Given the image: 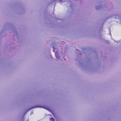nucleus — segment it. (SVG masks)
<instances>
[{
    "label": "nucleus",
    "instance_id": "obj_1",
    "mask_svg": "<svg viewBox=\"0 0 121 121\" xmlns=\"http://www.w3.org/2000/svg\"><path fill=\"white\" fill-rule=\"evenodd\" d=\"M51 119H53V121H54V119L53 118H51Z\"/></svg>",
    "mask_w": 121,
    "mask_h": 121
},
{
    "label": "nucleus",
    "instance_id": "obj_3",
    "mask_svg": "<svg viewBox=\"0 0 121 121\" xmlns=\"http://www.w3.org/2000/svg\"><path fill=\"white\" fill-rule=\"evenodd\" d=\"M56 54H55V55H56Z\"/></svg>",
    "mask_w": 121,
    "mask_h": 121
},
{
    "label": "nucleus",
    "instance_id": "obj_2",
    "mask_svg": "<svg viewBox=\"0 0 121 121\" xmlns=\"http://www.w3.org/2000/svg\"><path fill=\"white\" fill-rule=\"evenodd\" d=\"M96 9H98L97 8V6L96 7Z\"/></svg>",
    "mask_w": 121,
    "mask_h": 121
}]
</instances>
